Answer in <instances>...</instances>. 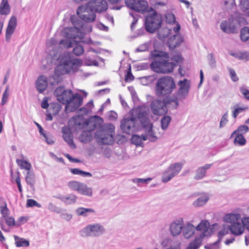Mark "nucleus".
Instances as JSON below:
<instances>
[{
  "instance_id": "obj_1",
  "label": "nucleus",
  "mask_w": 249,
  "mask_h": 249,
  "mask_svg": "<svg viewBox=\"0 0 249 249\" xmlns=\"http://www.w3.org/2000/svg\"><path fill=\"white\" fill-rule=\"evenodd\" d=\"M50 55L56 65L54 74L49 77L43 74L38 76L36 81V87L37 91L40 93L47 89L49 84L52 86L57 84L59 81V76L75 72L82 64L80 60L73 59L69 53L58 55L51 53Z\"/></svg>"
},
{
  "instance_id": "obj_2",
  "label": "nucleus",
  "mask_w": 249,
  "mask_h": 249,
  "mask_svg": "<svg viewBox=\"0 0 249 249\" xmlns=\"http://www.w3.org/2000/svg\"><path fill=\"white\" fill-rule=\"evenodd\" d=\"M151 56L152 58H158V60L151 63L150 65L151 69L157 73H161L171 72L175 67L181 63L183 59L179 53H177L171 59L174 62H169V57L167 53L157 51L152 52Z\"/></svg>"
},
{
  "instance_id": "obj_3",
  "label": "nucleus",
  "mask_w": 249,
  "mask_h": 249,
  "mask_svg": "<svg viewBox=\"0 0 249 249\" xmlns=\"http://www.w3.org/2000/svg\"><path fill=\"white\" fill-rule=\"evenodd\" d=\"M185 98V94H160L157 99L152 102L151 111L155 115L165 114L168 109L177 108L179 100Z\"/></svg>"
},
{
  "instance_id": "obj_4",
  "label": "nucleus",
  "mask_w": 249,
  "mask_h": 249,
  "mask_svg": "<svg viewBox=\"0 0 249 249\" xmlns=\"http://www.w3.org/2000/svg\"><path fill=\"white\" fill-rule=\"evenodd\" d=\"M91 31V26L85 25L81 26L80 28H78L76 26L66 28L61 32L62 35L65 39L61 40L59 45L64 48H70L74 44L80 42L84 34Z\"/></svg>"
},
{
  "instance_id": "obj_5",
  "label": "nucleus",
  "mask_w": 249,
  "mask_h": 249,
  "mask_svg": "<svg viewBox=\"0 0 249 249\" xmlns=\"http://www.w3.org/2000/svg\"><path fill=\"white\" fill-rule=\"evenodd\" d=\"M180 26L176 23L174 27H167L161 29L158 33L159 38L164 40L168 37L167 44L170 49L178 47L184 41L183 36L180 34Z\"/></svg>"
},
{
  "instance_id": "obj_6",
  "label": "nucleus",
  "mask_w": 249,
  "mask_h": 249,
  "mask_svg": "<svg viewBox=\"0 0 249 249\" xmlns=\"http://www.w3.org/2000/svg\"><path fill=\"white\" fill-rule=\"evenodd\" d=\"M134 113L137 115L144 129L145 134H143V140H148L151 142L157 141L158 137L153 131V124L149 121L147 113L143 108H138L134 111Z\"/></svg>"
},
{
  "instance_id": "obj_7",
  "label": "nucleus",
  "mask_w": 249,
  "mask_h": 249,
  "mask_svg": "<svg viewBox=\"0 0 249 249\" xmlns=\"http://www.w3.org/2000/svg\"><path fill=\"white\" fill-rule=\"evenodd\" d=\"M246 23L243 16L235 13L232 15L227 20L222 21L220 25V29L228 34L236 33L238 32L241 25Z\"/></svg>"
},
{
  "instance_id": "obj_8",
  "label": "nucleus",
  "mask_w": 249,
  "mask_h": 249,
  "mask_svg": "<svg viewBox=\"0 0 249 249\" xmlns=\"http://www.w3.org/2000/svg\"><path fill=\"white\" fill-rule=\"evenodd\" d=\"M115 127L111 124H108L102 129L98 130L95 133L98 142L103 144H111L114 142Z\"/></svg>"
},
{
  "instance_id": "obj_9",
  "label": "nucleus",
  "mask_w": 249,
  "mask_h": 249,
  "mask_svg": "<svg viewBox=\"0 0 249 249\" xmlns=\"http://www.w3.org/2000/svg\"><path fill=\"white\" fill-rule=\"evenodd\" d=\"M176 89L175 81L170 76L160 77L156 84V90L159 93H171Z\"/></svg>"
},
{
  "instance_id": "obj_10",
  "label": "nucleus",
  "mask_w": 249,
  "mask_h": 249,
  "mask_svg": "<svg viewBox=\"0 0 249 249\" xmlns=\"http://www.w3.org/2000/svg\"><path fill=\"white\" fill-rule=\"evenodd\" d=\"M151 11L152 15L148 16L145 18V26L147 32L153 33L160 26L162 19L160 15L158 14L153 9Z\"/></svg>"
},
{
  "instance_id": "obj_11",
  "label": "nucleus",
  "mask_w": 249,
  "mask_h": 249,
  "mask_svg": "<svg viewBox=\"0 0 249 249\" xmlns=\"http://www.w3.org/2000/svg\"><path fill=\"white\" fill-rule=\"evenodd\" d=\"M104 226L99 223L89 224L80 231V234L83 237H98L105 232Z\"/></svg>"
},
{
  "instance_id": "obj_12",
  "label": "nucleus",
  "mask_w": 249,
  "mask_h": 249,
  "mask_svg": "<svg viewBox=\"0 0 249 249\" xmlns=\"http://www.w3.org/2000/svg\"><path fill=\"white\" fill-rule=\"evenodd\" d=\"M182 166L183 164L180 162L170 164L162 174V182L167 183L177 176L182 168Z\"/></svg>"
},
{
  "instance_id": "obj_13",
  "label": "nucleus",
  "mask_w": 249,
  "mask_h": 249,
  "mask_svg": "<svg viewBox=\"0 0 249 249\" xmlns=\"http://www.w3.org/2000/svg\"><path fill=\"white\" fill-rule=\"evenodd\" d=\"M196 227L197 233L195 237L201 241L205 238L210 237L213 234V230L211 228L210 223L207 220H202Z\"/></svg>"
},
{
  "instance_id": "obj_14",
  "label": "nucleus",
  "mask_w": 249,
  "mask_h": 249,
  "mask_svg": "<svg viewBox=\"0 0 249 249\" xmlns=\"http://www.w3.org/2000/svg\"><path fill=\"white\" fill-rule=\"evenodd\" d=\"M94 10L89 3L86 5H82L78 7L76 13L78 16L83 20L87 22H93L96 18Z\"/></svg>"
},
{
  "instance_id": "obj_15",
  "label": "nucleus",
  "mask_w": 249,
  "mask_h": 249,
  "mask_svg": "<svg viewBox=\"0 0 249 249\" xmlns=\"http://www.w3.org/2000/svg\"><path fill=\"white\" fill-rule=\"evenodd\" d=\"M125 3L129 8L141 13L149 12L152 10L145 0H125Z\"/></svg>"
},
{
  "instance_id": "obj_16",
  "label": "nucleus",
  "mask_w": 249,
  "mask_h": 249,
  "mask_svg": "<svg viewBox=\"0 0 249 249\" xmlns=\"http://www.w3.org/2000/svg\"><path fill=\"white\" fill-rule=\"evenodd\" d=\"M69 188L79 194L91 197L93 194L92 188L89 187L87 184L77 181H71L68 183Z\"/></svg>"
},
{
  "instance_id": "obj_17",
  "label": "nucleus",
  "mask_w": 249,
  "mask_h": 249,
  "mask_svg": "<svg viewBox=\"0 0 249 249\" xmlns=\"http://www.w3.org/2000/svg\"><path fill=\"white\" fill-rule=\"evenodd\" d=\"M138 108L133 109L131 116L125 117L122 121L121 127L123 131L127 134L130 133L135 126L137 120L140 121L137 115L134 113V111Z\"/></svg>"
},
{
  "instance_id": "obj_18",
  "label": "nucleus",
  "mask_w": 249,
  "mask_h": 249,
  "mask_svg": "<svg viewBox=\"0 0 249 249\" xmlns=\"http://www.w3.org/2000/svg\"><path fill=\"white\" fill-rule=\"evenodd\" d=\"M72 95L65 107L66 110L69 112L74 111L81 105L83 102V99L80 96V94Z\"/></svg>"
},
{
  "instance_id": "obj_19",
  "label": "nucleus",
  "mask_w": 249,
  "mask_h": 249,
  "mask_svg": "<svg viewBox=\"0 0 249 249\" xmlns=\"http://www.w3.org/2000/svg\"><path fill=\"white\" fill-rule=\"evenodd\" d=\"M18 20L17 17L15 16H11L8 21L6 29L5 40L6 41H10L12 35L16 30Z\"/></svg>"
},
{
  "instance_id": "obj_20",
  "label": "nucleus",
  "mask_w": 249,
  "mask_h": 249,
  "mask_svg": "<svg viewBox=\"0 0 249 249\" xmlns=\"http://www.w3.org/2000/svg\"><path fill=\"white\" fill-rule=\"evenodd\" d=\"M184 225L183 219L181 218L173 221L170 226V231L173 236L179 235L182 231Z\"/></svg>"
},
{
  "instance_id": "obj_21",
  "label": "nucleus",
  "mask_w": 249,
  "mask_h": 249,
  "mask_svg": "<svg viewBox=\"0 0 249 249\" xmlns=\"http://www.w3.org/2000/svg\"><path fill=\"white\" fill-rule=\"evenodd\" d=\"M88 3L97 12H103L107 8V4L105 0H92Z\"/></svg>"
},
{
  "instance_id": "obj_22",
  "label": "nucleus",
  "mask_w": 249,
  "mask_h": 249,
  "mask_svg": "<svg viewBox=\"0 0 249 249\" xmlns=\"http://www.w3.org/2000/svg\"><path fill=\"white\" fill-rule=\"evenodd\" d=\"M16 162L21 169H24L27 172L31 170L32 165L27 158L23 154L19 156V158L17 159Z\"/></svg>"
},
{
  "instance_id": "obj_23",
  "label": "nucleus",
  "mask_w": 249,
  "mask_h": 249,
  "mask_svg": "<svg viewBox=\"0 0 249 249\" xmlns=\"http://www.w3.org/2000/svg\"><path fill=\"white\" fill-rule=\"evenodd\" d=\"M195 226L190 222L184 224L182 233L183 237L186 239H189L195 234L196 231Z\"/></svg>"
},
{
  "instance_id": "obj_24",
  "label": "nucleus",
  "mask_w": 249,
  "mask_h": 249,
  "mask_svg": "<svg viewBox=\"0 0 249 249\" xmlns=\"http://www.w3.org/2000/svg\"><path fill=\"white\" fill-rule=\"evenodd\" d=\"M62 133L63 134V138L65 141L72 148H75L76 146L74 144L73 139L72 135L71 133L70 128L66 126H64L62 128Z\"/></svg>"
},
{
  "instance_id": "obj_25",
  "label": "nucleus",
  "mask_w": 249,
  "mask_h": 249,
  "mask_svg": "<svg viewBox=\"0 0 249 249\" xmlns=\"http://www.w3.org/2000/svg\"><path fill=\"white\" fill-rule=\"evenodd\" d=\"M178 93H188L191 89L190 80L184 78L178 82Z\"/></svg>"
},
{
  "instance_id": "obj_26",
  "label": "nucleus",
  "mask_w": 249,
  "mask_h": 249,
  "mask_svg": "<svg viewBox=\"0 0 249 249\" xmlns=\"http://www.w3.org/2000/svg\"><path fill=\"white\" fill-rule=\"evenodd\" d=\"M242 224L241 219L240 221L231 225L229 228L231 233L235 235L242 234L244 231V226Z\"/></svg>"
},
{
  "instance_id": "obj_27",
  "label": "nucleus",
  "mask_w": 249,
  "mask_h": 249,
  "mask_svg": "<svg viewBox=\"0 0 249 249\" xmlns=\"http://www.w3.org/2000/svg\"><path fill=\"white\" fill-rule=\"evenodd\" d=\"M53 197L59 199L66 205H70L74 203L77 198V196L74 194H69L66 196L59 195L58 196H54Z\"/></svg>"
},
{
  "instance_id": "obj_28",
  "label": "nucleus",
  "mask_w": 249,
  "mask_h": 249,
  "mask_svg": "<svg viewBox=\"0 0 249 249\" xmlns=\"http://www.w3.org/2000/svg\"><path fill=\"white\" fill-rule=\"evenodd\" d=\"M241 219V216L240 213H227L223 217L224 222L230 223L231 225L234 224Z\"/></svg>"
},
{
  "instance_id": "obj_29",
  "label": "nucleus",
  "mask_w": 249,
  "mask_h": 249,
  "mask_svg": "<svg viewBox=\"0 0 249 249\" xmlns=\"http://www.w3.org/2000/svg\"><path fill=\"white\" fill-rule=\"evenodd\" d=\"M212 165V164H206L204 166L198 168L196 171L195 179L198 180L203 178L206 176L207 170L209 169Z\"/></svg>"
},
{
  "instance_id": "obj_30",
  "label": "nucleus",
  "mask_w": 249,
  "mask_h": 249,
  "mask_svg": "<svg viewBox=\"0 0 249 249\" xmlns=\"http://www.w3.org/2000/svg\"><path fill=\"white\" fill-rule=\"evenodd\" d=\"M70 123L74 127H78L79 128L83 127V125L85 124L83 116L81 115H77L73 117L70 121Z\"/></svg>"
},
{
  "instance_id": "obj_31",
  "label": "nucleus",
  "mask_w": 249,
  "mask_h": 249,
  "mask_svg": "<svg viewBox=\"0 0 249 249\" xmlns=\"http://www.w3.org/2000/svg\"><path fill=\"white\" fill-rule=\"evenodd\" d=\"M209 199V196L206 194H203L198 197L197 199L193 203V205L195 207H201L204 205Z\"/></svg>"
},
{
  "instance_id": "obj_32",
  "label": "nucleus",
  "mask_w": 249,
  "mask_h": 249,
  "mask_svg": "<svg viewBox=\"0 0 249 249\" xmlns=\"http://www.w3.org/2000/svg\"><path fill=\"white\" fill-rule=\"evenodd\" d=\"M231 55L244 61H249V52L237 51L231 53Z\"/></svg>"
},
{
  "instance_id": "obj_33",
  "label": "nucleus",
  "mask_w": 249,
  "mask_h": 249,
  "mask_svg": "<svg viewBox=\"0 0 249 249\" xmlns=\"http://www.w3.org/2000/svg\"><path fill=\"white\" fill-rule=\"evenodd\" d=\"M76 213L78 216L86 217L90 213H94L95 211L91 208H86L84 207H79L75 210Z\"/></svg>"
},
{
  "instance_id": "obj_34",
  "label": "nucleus",
  "mask_w": 249,
  "mask_h": 249,
  "mask_svg": "<svg viewBox=\"0 0 249 249\" xmlns=\"http://www.w3.org/2000/svg\"><path fill=\"white\" fill-rule=\"evenodd\" d=\"M10 12V6L8 0H2L0 4V14L1 15H7Z\"/></svg>"
},
{
  "instance_id": "obj_35",
  "label": "nucleus",
  "mask_w": 249,
  "mask_h": 249,
  "mask_svg": "<svg viewBox=\"0 0 249 249\" xmlns=\"http://www.w3.org/2000/svg\"><path fill=\"white\" fill-rule=\"evenodd\" d=\"M80 141L83 143L90 142L92 139V135L91 131H84L79 136Z\"/></svg>"
},
{
  "instance_id": "obj_36",
  "label": "nucleus",
  "mask_w": 249,
  "mask_h": 249,
  "mask_svg": "<svg viewBox=\"0 0 249 249\" xmlns=\"http://www.w3.org/2000/svg\"><path fill=\"white\" fill-rule=\"evenodd\" d=\"M15 245L17 247H27L30 245L29 241L25 239L20 238L17 235L14 236Z\"/></svg>"
},
{
  "instance_id": "obj_37",
  "label": "nucleus",
  "mask_w": 249,
  "mask_h": 249,
  "mask_svg": "<svg viewBox=\"0 0 249 249\" xmlns=\"http://www.w3.org/2000/svg\"><path fill=\"white\" fill-rule=\"evenodd\" d=\"M25 181L30 186L33 187L35 184V176L34 173L31 170L27 172L25 176Z\"/></svg>"
},
{
  "instance_id": "obj_38",
  "label": "nucleus",
  "mask_w": 249,
  "mask_h": 249,
  "mask_svg": "<svg viewBox=\"0 0 249 249\" xmlns=\"http://www.w3.org/2000/svg\"><path fill=\"white\" fill-rule=\"evenodd\" d=\"M67 53H69L71 54V56L73 59H75V58H74L72 56V54L69 52H66L63 53H62L61 54H64ZM77 59H78V58H77ZM80 60L82 62L81 65H82L83 63H84L87 66H92V65L97 66L98 65V62L96 61H95V60L92 59L90 58L86 57L85 58H84L83 62L80 59ZM82 65H81L80 67H79L77 70L75 72H76L78 70L79 68Z\"/></svg>"
},
{
  "instance_id": "obj_39",
  "label": "nucleus",
  "mask_w": 249,
  "mask_h": 249,
  "mask_svg": "<svg viewBox=\"0 0 249 249\" xmlns=\"http://www.w3.org/2000/svg\"><path fill=\"white\" fill-rule=\"evenodd\" d=\"M234 136L235 137L234 143L235 145L243 146L246 143V140L243 135L239 134H235Z\"/></svg>"
},
{
  "instance_id": "obj_40",
  "label": "nucleus",
  "mask_w": 249,
  "mask_h": 249,
  "mask_svg": "<svg viewBox=\"0 0 249 249\" xmlns=\"http://www.w3.org/2000/svg\"><path fill=\"white\" fill-rule=\"evenodd\" d=\"M249 127L246 125H242L238 127V128L234 131L231 134V138L234 136L235 134H239L242 135L246 133L249 131Z\"/></svg>"
},
{
  "instance_id": "obj_41",
  "label": "nucleus",
  "mask_w": 249,
  "mask_h": 249,
  "mask_svg": "<svg viewBox=\"0 0 249 249\" xmlns=\"http://www.w3.org/2000/svg\"><path fill=\"white\" fill-rule=\"evenodd\" d=\"M131 142L133 144L136 145L137 146H141L142 144L143 141V134L141 136L138 135H133L131 139Z\"/></svg>"
},
{
  "instance_id": "obj_42",
  "label": "nucleus",
  "mask_w": 249,
  "mask_h": 249,
  "mask_svg": "<svg viewBox=\"0 0 249 249\" xmlns=\"http://www.w3.org/2000/svg\"><path fill=\"white\" fill-rule=\"evenodd\" d=\"M202 241L198 238H195L194 240L190 242L186 249H198L201 246Z\"/></svg>"
},
{
  "instance_id": "obj_43",
  "label": "nucleus",
  "mask_w": 249,
  "mask_h": 249,
  "mask_svg": "<svg viewBox=\"0 0 249 249\" xmlns=\"http://www.w3.org/2000/svg\"><path fill=\"white\" fill-rule=\"evenodd\" d=\"M229 230L230 228L228 226L226 225H223L222 226L221 230L218 231L217 233L218 241H220L222 237L228 233Z\"/></svg>"
},
{
  "instance_id": "obj_44",
  "label": "nucleus",
  "mask_w": 249,
  "mask_h": 249,
  "mask_svg": "<svg viewBox=\"0 0 249 249\" xmlns=\"http://www.w3.org/2000/svg\"><path fill=\"white\" fill-rule=\"evenodd\" d=\"M240 38L243 41H246L249 39V28L248 27H245L241 29Z\"/></svg>"
},
{
  "instance_id": "obj_45",
  "label": "nucleus",
  "mask_w": 249,
  "mask_h": 249,
  "mask_svg": "<svg viewBox=\"0 0 249 249\" xmlns=\"http://www.w3.org/2000/svg\"><path fill=\"white\" fill-rule=\"evenodd\" d=\"M171 117L169 116H165L162 118L160 121L161 127L163 130H166L171 122Z\"/></svg>"
},
{
  "instance_id": "obj_46",
  "label": "nucleus",
  "mask_w": 249,
  "mask_h": 249,
  "mask_svg": "<svg viewBox=\"0 0 249 249\" xmlns=\"http://www.w3.org/2000/svg\"><path fill=\"white\" fill-rule=\"evenodd\" d=\"M71 172L74 175H79L83 177H91L92 175L89 172L83 171L77 168L71 169Z\"/></svg>"
},
{
  "instance_id": "obj_47",
  "label": "nucleus",
  "mask_w": 249,
  "mask_h": 249,
  "mask_svg": "<svg viewBox=\"0 0 249 249\" xmlns=\"http://www.w3.org/2000/svg\"><path fill=\"white\" fill-rule=\"evenodd\" d=\"M69 94H56L57 100L63 104L67 105L70 97Z\"/></svg>"
},
{
  "instance_id": "obj_48",
  "label": "nucleus",
  "mask_w": 249,
  "mask_h": 249,
  "mask_svg": "<svg viewBox=\"0 0 249 249\" xmlns=\"http://www.w3.org/2000/svg\"><path fill=\"white\" fill-rule=\"evenodd\" d=\"M239 6L242 11H248L249 10V0H239Z\"/></svg>"
},
{
  "instance_id": "obj_49",
  "label": "nucleus",
  "mask_w": 249,
  "mask_h": 249,
  "mask_svg": "<svg viewBox=\"0 0 249 249\" xmlns=\"http://www.w3.org/2000/svg\"><path fill=\"white\" fill-rule=\"evenodd\" d=\"M165 18L166 21L167 23L170 24H173L174 23L173 27L175 26L176 23H178L176 21V18L174 15L172 13H168L166 14L165 16Z\"/></svg>"
},
{
  "instance_id": "obj_50",
  "label": "nucleus",
  "mask_w": 249,
  "mask_h": 249,
  "mask_svg": "<svg viewBox=\"0 0 249 249\" xmlns=\"http://www.w3.org/2000/svg\"><path fill=\"white\" fill-rule=\"evenodd\" d=\"M249 108L248 107H238L234 108L233 110L232 111V116L233 118L235 119L237 116L242 111L247 110Z\"/></svg>"
},
{
  "instance_id": "obj_51",
  "label": "nucleus",
  "mask_w": 249,
  "mask_h": 249,
  "mask_svg": "<svg viewBox=\"0 0 249 249\" xmlns=\"http://www.w3.org/2000/svg\"><path fill=\"white\" fill-rule=\"evenodd\" d=\"M48 209L52 212H54L56 213H60L61 212V209L59 207H57L53 202H49L48 204Z\"/></svg>"
},
{
  "instance_id": "obj_52",
  "label": "nucleus",
  "mask_w": 249,
  "mask_h": 249,
  "mask_svg": "<svg viewBox=\"0 0 249 249\" xmlns=\"http://www.w3.org/2000/svg\"><path fill=\"white\" fill-rule=\"evenodd\" d=\"M151 180L152 178H148L145 179L135 178L132 179V181L133 183H137L138 185H140L141 184H146Z\"/></svg>"
},
{
  "instance_id": "obj_53",
  "label": "nucleus",
  "mask_w": 249,
  "mask_h": 249,
  "mask_svg": "<svg viewBox=\"0 0 249 249\" xmlns=\"http://www.w3.org/2000/svg\"><path fill=\"white\" fill-rule=\"evenodd\" d=\"M153 79L152 76L142 77L140 79V82L143 85H147L152 82Z\"/></svg>"
},
{
  "instance_id": "obj_54",
  "label": "nucleus",
  "mask_w": 249,
  "mask_h": 249,
  "mask_svg": "<svg viewBox=\"0 0 249 249\" xmlns=\"http://www.w3.org/2000/svg\"><path fill=\"white\" fill-rule=\"evenodd\" d=\"M228 122V112H226L222 117L220 124L219 128H221L224 127Z\"/></svg>"
},
{
  "instance_id": "obj_55",
  "label": "nucleus",
  "mask_w": 249,
  "mask_h": 249,
  "mask_svg": "<svg viewBox=\"0 0 249 249\" xmlns=\"http://www.w3.org/2000/svg\"><path fill=\"white\" fill-rule=\"evenodd\" d=\"M26 206L28 207H32L34 206H36L38 208H40L41 206L39 203L37 202V201L32 199H27Z\"/></svg>"
},
{
  "instance_id": "obj_56",
  "label": "nucleus",
  "mask_w": 249,
  "mask_h": 249,
  "mask_svg": "<svg viewBox=\"0 0 249 249\" xmlns=\"http://www.w3.org/2000/svg\"><path fill=\"white\" fill-rule=\"evenodd\" d=\"M228 71L230 74V76L233 82H236L238 80V77L237 75V74L235 72V71L231 69V68H229Z\"/></svg>"
},
{
  "instance_id": "obj_57",
  "label": "nucleus",
  "mask_w": 249,
  "mask_h": 249,
  "mask_svg": "<svg viewBox=\"0 0 249 249\" xmlns=\"http://www.w3.org/2000/svg\"><path fill=\"white\" fill-rule=\"evenodd\" d=\"M73 53L76 55H80L84 53V49L81 45H77L73 49Z\"/></svg>"
},
{
  "instance_id": "obj_58",
  "label": "nucleus",
  "mask_w": 249,
  "mask_h": 249,
  "mask_svg": "<svg viewBox=\"0 0 249 249\" xmlns=\"http://www.w3.org/2000/svg\"><path fill=\"white\" fill-rule=\"evenodd\" d=\"M220 242V241H218L217 240L213 243L205 246L204 248L205 249H220V248L219 246V243Z\"/></svg>"
},
{
  "instance_id": "obj_59",
  "label": "nucleus",
  "mask_w": 249,
  "mask_h": 249,
  "mask_svg": "<svg viewBox=\"0 0 249 249\" xmlns=\"http://www.w3.org/2000/svg\"><path fill=\"white\" fill-rule=\"evenodd\" d=\"M224 6L229 9L235 6V0H223Z\"/></svg>"
},
{
  "instance_id": "obj_60",
  "label": "nucleus",
  "mask_w": 249,
  "mask_h": 249,
  "mask_svg": "<svg viewBox=\"0 0 249 249\" xmlns=\"http://www.w3.org/2000/svg\"><path fill=\"white\" fill-rule=\"evenodd\" d=\"M55 93H72L71 90H66L63 86L58 87L55 91Z\"/></svg>"
},
{
  "instance_id": "obj_61",
  "label": "nucleus",
  "mask_w": 249,
  "mask_h": 249,
  "mask_svg": "<svg viewBox=\"0 0 249 249\" xmlns=\"http://www.w3.org/2000/svg\"><path fill=\"white\" fill-rule=\"evenodd\" d=\"M5 222L9 226H13L15 225V220L12 216H7L4 218Z\"/></svg>"
},
{
  "instance_id": "obj_62",
  "label": "nucleus",
  "mask_w": 249,
  "mask_h": 249,
  "mask_svg": "<svg viewBox=\"0 0 249 249\" xmlns=\"http://www.w3.org/2000/svg\"><path fill=\"white\" fill-rule=\"evenodd\" d=\"M0 213L4 218L7 217L9 213V210L7 208L6 206H1L0 207Z\"/></svg>"
},
{
  "instance_id": "obj_63",
  "label": "nucleus",
  "mask_w": 249,
  "mask_h": 249,
  "mask_svg": "<svg viewBox=\"0 0 249 249\" xmlns=\"http://www.w3.org/2000/svg\"><path fill=\"white\" fill-rule=\"evenodd\" d=\"M148 44L147 43H144L143 44L139 46L136 49L137 52H144L148 50Z\"/></svg>"
},
{
  "instance_id": "obj_64",
  "label": "nucleus",
  "mask_w": 249,
  "mask_h": 249,
  "mask_svg": "<svg viewBox=\"0 0 249 249\" xmlns=\"http://www.w3.org/2000/svg\"><path fill=\"white\" fill-rule=\"evenodd\" d=\"M241 221L244 226V229L246 228L247 230H249V217L241 218Z\"/></svg>"
}]
</instances>
